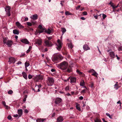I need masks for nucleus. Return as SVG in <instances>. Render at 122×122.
Wrapping results in <instances>:
<instances>
[{
    "label": "nucleus",
    "instance_id": "nucleus-10",
    "mask_svg": "<svg viewBox=\"0 0 122 122\" xmlns=\"http://www.w3.org/2000/svg\"><path fill=\"white\" fill-rule=\"evenodd\" d=\"M61 101V99L59 98H57L55 101V102L56 104L60 103Z\"/></svg>",
    "mask_w": 122,
    "mask_h": 122
},
{
    "label": "nucleus",
    "instance_id": "nucleus-28",
    "mask_svg": "<svg viewBox=\"0 0 122 122\" xmlns=\"http://www.w3.org/2000/svg\"><path fill=\"white\" fill-rule=\"evenodd\" d=\"M65 14L66 15H72V14L70 12L68 11H66L65 12Z\"/></svg>",
    "mask_w": 122,
    "mask_h": 122
},
{
    "label": "nucleus",
    "instance_id": "nucleus-47",
    "mask_svg": "<svg viewBox=\"0 0 122 122\" xmlns=\"http://www.w3.org/2000/svg\"><path fill=\"white\" fill-rule=\"evenodd\" d=\"M94 85V83L92 82L90 85V86L92 88L93 86Z\"/></svg>",
    "mask_w": 122,
    "mask_h": 122
},
{
    "label": "nucleus",
    "instance_id": "nucleus-23",
    "mask_svg": "<svg viewBox=\"0 0 122 122\" xmlns=\"http://www.w3.org/2000/svg\"><path fill=\"white\" fill-rule=\"evenodd\" d=\"M45 119L43 118H39L36 121L37 122H43L45 120Z\"/></svg>",
    "mask_w": 122,
    "mask_h": 122
},
{
    "label": "nucleus",
    "instance_id": "nucleus-3",
    "mask_svg": "<svg viewBox=\"0 0 122 122\" xmlns=\"http://www.w3.org/2000/svg\"><path fill=\"white\" fill-rule=\"evenodd\" d=\"M63 43L62 41H61L59 39H58L57 40V43L56 45V47L57 50L60 51L62 47Z\"/></svg>",
    "mask_w": 122,
    "mask_h": 122
},
{
    "label": "nucleus",
    "instance_id": "nucleus-14",
    "mask_svg": "<svg viewBox=\"0 0 122 122\" xmlns=\"http://www.w3.org/2000/svg\"><path fill=\"white\" fill-rule=\"evenodd\" d=\"M63 120V117L61 116L59 117L57 119V122H62Z\"/></svg>",
    "mask_w": 122,
    "mask_h": 122
},
{
    "label": "nucleus",
    "instance_id": "nucleus-29",
    "mask_svg": "<svg viewBox=\"0 0 122 122\" xmlns=\"http://www.w3.org/2000/svg\"><path fill=\"white\" fill-rule=\"evenodd\" d=\"M92 74V75L95 76L96 77H97V73L95 71Z\"/></svg>",
    "mask_w": 122,
    "mask_h": 122
},
{
    "label": "nucleus",
    "instance_id": "nucleus-12",
    "mask_svg": "<svg viewBox=\"0 0 122 122\" xmlns=\"http://www.w3.org/2000/svg\"><path fill=\"white\" fill-rule=\"evenodd\" d=\"M15 61V59L14 57H11L9 58V62H10V64L12 63H14Z\"/></svg>",
    "mask_w": 122,
    "mask_h": 122
},
{
    "label": "nucleus",
    "instance_id": "nucleus-35",
    "mask_svg": "<svg viewBox=\"0 0 122 122\" xmlns=\"http://www.w3.org/2000/svg\"><path fill=\"white\" fill-rule=\"evenodd\" d=\"M13 32L15 34L18 35L19 34L18 31H13Z\"/></svg>",
    "mask_w": 122,
    "mask_h": 122
},
{
    "label": "nucleus",
    "instance_id": "nucleus-22",
    "mask_svg": "<svg viewBox=\"0 0 122 122\" xmlns=\"http://www.w3.org/2000/svg\"><path fill=\"white\" fill-rule=\"evenodd\" d=\"M9 40L7 37H5L3 38V42L4 44H6L7 41Z\"/></svg>",
    "mask_w": 122,
    "mask_h": 122
},
{
    "label": "nucleus",
    "instance_id": "nucleus-24",
    "mask_svg": "<svg viewBox=\"0 0 122 122\" xmlns=\"http://www.w3.org/2000/svg\"><path fill=\"white\" fill-rule=\"evenodd\" d=\"M38 27L39 29L41 30H44L45 29V28L41 25H39L38 26Z\"/></svg>",
    "mask_w": 122,
    "mask_h": 122
},
{
    "label": "nucleus",
    "instance_id": "nucleus-39",
    "mask_svg": "<svg viewBox=\"0 0 122 122\" xmlns=\"http://www.w3.org/2000/svg\"><path fill=\"white\" fill-rule=\"evenodd\" d=\"M51 31H45V33L48 34H50L52 32Z\"/></svg>",
    "mask_w": 122,
    "mask_h": 122
},
{
    "label": "nucleus",
    "instance_id": "nucleus-27",
    "mask_svg": "<svg viewBox=\"0 0 122 122\" xmlns=\"http://www.w3.org/2000/svg\"><path fill=\"white\" fill-rule=\"evenodd\" d=\"M85 85V83L83 80H82L80 84V85L81 86H83Z\"/></svg>",
    "mask_w": 122,
    "mask_h": 122
},
{
    "label": "nucleus",
    "instance_id": "nucleus-52",
    "mask_svg": "<svg viewBox=\"0 0 122 122\" xmlns=\"http://www.w3.org/2000/svg\"><path fill=\"white\" fill-rule=\"evenodd\" d=\"M80 6L79 5L77 6V7H76V10H78L80 7Z\"/></svg>",
    "mask_w": 122,
    "mask_h": 122
},
{
    "label": "nucleus",
    "instance_id": "nucleus-9",
    "mask_svg": "<svg viewBox=\"0 0 122 122\" xmlns=\"http://www.w3.org/2000/svg\"><path fill=\"white\" fill-rule=\"evenodd\" d=\"M35 42L36 44H38L39 45H41L42 42V40L40 39H36Z\"/></svg>",
    "mask_w": 122,
    "mask_h": 122
},
{
    "label": "nucleus",
    "instance_id": "nucleus-18",
    "mask_svg": "<svg viewBox=\"0 0 122 122\" xmlns=\"http://www.w3.org/2000/svg\"><path fill=\"white\" fill-rule=\"evenodd\" d=\"M22 74L23 77L25 79H27V77L26 73L25 72L23 71L22 73Z\"/></svg>",
    "mask_w": 122,
    "mask_h": 122
},
{
    "label": "nucleus",
    "instance_id": "nucleus-58",
    "mask_svg": "<svg viewBox=\"0 0 122 122\" xmlns=\"http://www.w3.org/2000/svg\"><path fill=\"white\" fill-rule=\"evenodd\" d=\"M38 86V87L39 88H40L41 86V85L40 84L39 85H38V86Z\"/></svg>",
    "mask_w": 122,
    "mask_h": 122
},
{
    "label": "nucleus",
    "instance_id": "nucleus-21",
    "mask_svg": "<svg viewBox=\"0 0 122 122\" xmlns=\"http://www.w3.org/2000/svg\"><path fill=\"white\" fill-rule=\"evenodd\" d=\"M76 109L78 111H80L81 110L80 106L79 104L77 103H76Z\"/></svg>",
    "mask_w": 122,
    "mask_h": 122
},
{
    "label": "nucleus",
    "instance_id": "nucleus-1",
    "mask_svg": "<svg viewBox=\"0 0 122 122\" xmlns=\"http://www.w3.org/2000/svg\"><path fill=\"white\" fill-rule=\"evenodd\" d=\"M68 66V64L66 61H63L58 65V67L62 70H64L66 69Z\"/></svg>",
    "mask_w": 122,
    "mask_h": 122
},
{
    "label": "nucleus",
    "instance_id": "nucleus-4",
    "mask_svg": "<svg viewBox=\"0 0 122 122\" xmlns=\"http://www.w3.org/2000/svg\"><path fill=\"white\" fill-rule=\"evenodd\" d=\"M63 59L62 57L60 55H57L55 56L53 58L52 60L54 61L61 60Z\"/></svg>",
    "mask_w": 122,
    "mask_h": 122
},
{
    "label": "nucleus",
    "instance_id": "nucleus-54",
    "mask_svg": "<svg viewBox=\"0 0 122 122\" xmlns=\"http://www.w3.org/2000/svg\"><path fill=\"white\" fill-rule=\"evenodd\" d=\"M28 20V18L27 17H26L25 19L24 20L25 21H27Z\"/></svg>",
    "mask_w": 122,
    "mask_h": 122
},
{
    "label": "nucleus",
    "instance_id": "nucleus-48",
    "mask_svg": "<svg viewBox=\"0 0 122 122\" xmlns=\"http://www.w3.org/2000/svg\"><path fill=\"white\" fill-rule=\"evenodd\" d=\"M7 118L8 119L10 120L11 119V117L10 115H9L8 116Z\"/></svg>",
    "mask_w": 122,
    "mask_h": 122
},
{
    "label": "nucleus",
    "instance_id": "nucleus-34",
    "mask_svg": "<svg viewBox=\"0 0 122 122\" xmlns=\"http://www.w3.org/2000/svg\"><path fill=\"white\" fill-rule=\"evenodd\" d=\"M95 122H101V120L97 118H96L95 120Z\"/></svg>",
    "mask_w": 122,
    "mask_h": 122
},
{
    "label": "nucleus",
    "instance_id": "nucleus-49",
    "mask_svg": "<svg viewBox=\"0 0 122 122\" xmlns=\"http://www.w3.org/2000/svg\"><path fill=\"white\" fill-rule=\"evenodd\" d=\"M118 50L119 51H122V47H119L118 49Z\"/></svg>",
    "mask_w": 122,
    "mask_h": 122
},
{
    "label": "nucleus",
    "instance_id": "nucleus-6",
    "mask_svg": "<svg viewBox=\"0 0 122 122\" xmlns=\"http://www.w3.org/2000/svg\"><path fill=\"white\" fill-rule=\"evenodd\" d=\"M43 79L42 76L40 75H39L36 76L35 80L36 82H38L40 80H42Z\"/></svg>",
    "mask_w": 122,
    "mask_h": 122
},
{
    "label": "nucleus",
    "instance_id": "nucleus-43",
    "mask_svg": "<svg viewBox=\"0 0 122 122\" xmlns=\"http://www.w3.org/2000/svg\"><path fill=\"white\" fill-rule=\"evenodd\" d=\"M32 77V76L30 74H29L28 76V78L29 79H30Z\"/></svg>",
    "mask_w": 122,
    "mask_h": 122
},
{
    "label": "nucleus",
    "instance_id": "nucleus-19",
    "mask_svg": "<svg viewBox=\"0 0 122 122\" xmlns=\"http://www.w3.org/2000/svg\"><path fill=\"white\" fill-rule=\"evenodd\" d=\"M22 109H19L18 110V113L19 115V117H20L22 114Z\"/></svg>",
    "mask_w": 122,
    "mask_h": 122
},
{
    "label": "nucleus",
    "instance_id": "nucleus-13",
    "mask_svg": "<svg viewBox=\"0 0 122 122\" xmlns=\"http://www.w3.org/2000/svg\"><path fill=\"white\" fill-rule=\"evenodd\" d=\"M38 16L37 14H35L30 17V18L34 20H36L38 18Z\"/></svg>",
    "mask_w": 122,
    "mask_h": 122
},
{
    "label": "nucleus",
    "instance_id": "nucleus-41",
    "mask_svg": "<svg viewBox=\"0 0 122 122\" xmlns=\"http://www.w3.org/2000/svg\"><path fill=\"white\" fill-rule=\"evenodd\" d=\"M106 114L111 119L112 118V117L111 116L110 114L108 113H106Z\"/></svg>",
    "mask_w": 122,
    "mask_h": 122
},
{
    "label": "nucleus",
    "instance_id": "nucleus-36",
    "mask_svg": "<svg viewBox=\"0 0 122 122\" xmlns=\"http://www.w3.org/2000/svg\"><path fill=\"white\" fill-rule=\"evenodd\" d=\"M71 71V68L69 67L68 68L67 70V71L68 72H70Z\"/></svg>",
    "mask_w": 122,
    "mask_h": 122
},
{
    "label": "nucleus",
    "instance_id": "nucleus-40",
    "mask_svg": "<svg viewBox=\"0 0 122 122\" xmlns=\"http://www.w3.org/2000/svg\"><path fill=\"white\" fill-rule=\"evenodd\" d=\"M102 15L103 19H104L107 17V15H106L103 14H102Z\"/></svg>",
    "mask_w": 122,
    "mask_h": 122
},
{
    "label": "nucleus",
    "instance_id": "nucleus-17",
    "mask_svg": "<svg viewBox=\"0 0 122 122\" xmlns=\"http://www.w3.org/2000/svg\"><path fill=\"white\" fill-rule=\"evenodd\" d=\"M16 24L17 26L19 28H23V27L21 25L20 23L18 22H17L16 23Z\"/></svg>",
    "mask_w": 122,
    "mask_h": 122
},
{
    "label": "nucleus",
    "instance_id": "nucleus-50",
    "mask_svg": "<svg viewBox=\"0 0 122 122\" xmlns=\"http://www.w3.org/2000/svg\"><path fill=\"white\" fill-rule=\"evenodd\" d=\"M117 104H120V106H121L122 103L121 102H120V100L118 102H117Z\"/></svg>",
    "mask_w": 122,
    "mask_h": 122
},
{
    "label": "nucleus",
    "instance_id": "nucleus-25",
    "mask_svg": "<svg viewBox=\"0 0 122 122\" xmlns=\"http://www.w3.org/2000/svg\"><path fill=\"white\" fill-rule=\"evenodd\" d=\"M45 43L47 46H50L49 45V41L47 40H45Z\"/></svg>",
    "mask_w": 122,
    "mask_h": 122
},
{
    "label": "nucleus",
    "instance_id": "nucleus-20",
    "mask_svg": "<svg viewBox=\"0 0 122 122\" xmlns=\"http://www.w3.org/2000/svg\"><path fill=\"white\" fill-rule=\"evenodd\" d=\"M70 80L71 83H74L76 82V79L75 77H72L71 78Z\"/></svg>",
    "mask_w": 122,
    "mask_h": 122
},
{
    "label": "nucleus",
    "instance_id": "nucleus-30",
    "mask_svg": "<svg viewBox=\"0 0 122 122\" xmlns=\"http://www.w3.org/2000/svg\"><path fill=\"white\" fill-rule=\"evenodd\" d=\"M30 65V64L29 63L27 62H26L25 63V68H26L27 67H28Z\"/></svg>",
    "mask_w": 122,
    "mask_h": 122
},
{
    "label": "nucleus",
    "instance_id": "nucleus-32",
    "mask_svg": "<svg viewBox=\"0 0 122 122\" xmlns=\"http://www.w3.org/2000/svg\"><path fill=\"white\" fill-rule=\"evenodd\" d=\"M95 71L93 69H90L88 71V72L89 73L93 72Z\"/></svg>",
    "mask_w": 122,
    "mask_h": 122
},
{
    "label": "nucleus",
    "instance_id": "nucleus-15",
    "mask_svg": "<svg viewBox=\"0 0 122 122\" xmlns=\"http://www.w3.org/2000/svg\"><path fill=\"white\" fill-rule=\"evenodd\" d=\"M110 56L112 58H114L115 57V53L113 51H111L109 53Z\"/></svg>",
    "mask_w": 122,
    "mask_h": 122
},
{
    "label": "nucleus",
    "instance_id": "nucleus-7",
    "mask_svg": "<svg viewBox=\"0 0 122 122\" xmlns=\"http://www.w3.org/2000/svg\"><path fill=\"white\" fill-rule=\"evenodd\" d=\"M67 41L69 43H68L67 44H68V47L71 49L73 47V46L72 45V44L71 43V40H70L69 39H67Z\"/></svg>",
    "mask_w": 122,
    "mask_h": 122
},
{
    "label": "nucleus",
    "instance_id": "nucleus-63",
    "mask_svg": "<svg viewBox=\"0 0 122 122\" xmlns=\"http://www.w3.org/2000/svg\"><path fill=\"white\" fill-rule=\"evenodd\" d=\"M30 50L28 49L26 51V52L27 53H28L30 51Z\"/></svg>",
    "mask_w": 122,
    "mask_h": 122
},
{
    "label": "nucleus",
    "instance_id": "nucleus-33",
    "mask_svg": "<svg viewBox=\"0 0 122 122\" xmlns=\"http://www.w3.org/2000/svg\"><path fill=\"white\" fill-rule=\"evenodd\" d=\"M70 86H67L65 88V90L66 91H67L69 90V89Z\"/></svg>",
    "mask_w": 122,
    "mask_h": 122
},
{
    "label": "nucleus",
    "instance_id": "nucleus-37",
    "mask_svg": "<svg viewBox=\"0 0 122 122\" xmlns=\"http://www.w3.org/2000/svg\"><path fill=\"white\" fill-rule=\"evenodd\" d=\"M8 93L9 94H11L13 93V91L12 90H10L8 91Z\"/></svg>",
    "mask_w": 122,
    "mask_h": 122
},
{
    "label": "nucleus",
    "instance_id": "nucleus-64",
    "mask_svg": "<svg viewBox=\"0 0 122 122\" xmlns=\"http://www.w3.org/2000/svg\"><path fill=\"white\" fill-rule=\"evenodd\" d=\"M102 120L103 121V122H107V121H106L105 120V119H104V118H102Z\"/></svg>",
    "mask_w": 122,
    "mask_h": 122
},
{
    "label": "nucleus",
    "instance_id": "nucleus-26",
    "mask_svg": "<svg viewBox=\"0 0 122 122\" xmlns=\"http://www.w3.org/2000/svg\"><path fill=\"white\" fill-rule=\"evenodd\" d=\"M44 31H36L35 33V34L36 35H39L40 33H42L44 32Z\"/></svg>",
    "mask_w": 122,
    "mask_h": 122
},
{
    "label": "nucleus",
    "instance_id": "nucleus-5",
    "mask_svg": "<svg viewBox=\"0 0 122 122\" xmlns=\"http://www.w3.org/2000/svg\"><path fill=\"white\" fill-rule=\"evenodd\" d=\"M11 7L9 6H7L5 8V10L6 12V14L9 16L10 15V10Z\"/></svg>",
    "mask_w": 122,
    "mask_h": 122
},
{
    "label": "nucleus",
    "instance_id": "nucleus-62",
    "mask_svg": "<svg viewBox=\"0 0 122 122\" xmlns=\"http://www.w3.org/2000/svg\"><path fill=\"white\" fill-rule=\"evenodd\" d=\"M25 112L26 113H28V111L26 109L25 110Z\"/></svg>",
    "mask_w": 122,
    "mask_h": 122
},
{
    "label": "nucleus",
    "instance_id": "nucleus-55",
    "mask_svg": "<svg viewBox=\"0 0 122 122\" xmlns=\"http://www.w3.org/2000/svg\"><path fill=\"white\" fill-rule=\"evenodd\" d=\"M52 38V37H51V36L48 37V40H51V39Z\"/></svg>",
    "mask_w": 122,
    "mask_h": 122
},
{
    "label": "nucleus",
    "instance_id": "nucleus-57",
    "mask_svg": "<svg viewBox=\"0 0 122 122\" xmlns=\"http://www.w3.org/2000/svg\"><path fill=\"white\" fill-rule=\"evenodd\" d=\"M21 63V62L20 61H19L17 63V64H20Z\"/></svg>",
    "mask_w": 122,
    "mask_h": 122
},
{
    "label": "nucleus",
    "instance_id": "nucleus-53",
    "mask_svg": "<svg viewBox=\"0 0 122 122\" xmlns=\"http://www.w3.org/2000/svg\"><path fill=\"white\" fill-rule=\"evenodd\" d=\"M2 103L3 104L4 106H5V105H6V103L5 102L3 101L2 102Z\"/></svg>",
    "mask_w": 122,
    "mask_h": 122
},
{
    "label": "nucleus",
    "instance_id": "nucleus-8",
    "mask_svg": "<svg viewBox=\"0 0 122 122\" xmlns=\"http://www.w3.org/2000/svg\"><path fill=\"white\" fill-rule=\"evenodd\" d=\"M13 43L12 41L11 40H9L6 43V45L9 47H10Z\"/></svg>",
    "mask_w": 122,
    "mask_h": 122
},
{
    "label": "nucleus",
    "instance_id": "nucleus-60",
    "mask_svg": "<svg viewBox=\"0 0 122 122\" xmlns=\"http://www.w3.org/2000/svg\"><path fill=\"white\" fill-rule=\"evenodd\" d=\"M18 114H15L14 115V116L15 117H18Z\"/></svg>",
    "mask_w": 122,
    "mask_h": 122
},
{
    "label": "nucleus",
    "instance_id": "nucleus-56",
    "mask_svg": "<svg viewBox=\"0 0 122 122\" xmlns=\"http://www.w3.org/2000/svg\"><path fill=\"white\" fill-rule=\"evenodd\" d=\"M83 97L82 96H80L79 97V99L81 100H82L83 99Z\"/></svg>",
    "mask_w": 122,
    "mask_h": 122
},
{
    "label": "nucleus",
    "instance_id": "nucleus-44",
    "mask_svg": "<svg viewBox=\"0 0 122 122\" xmlns=\"http://www.w3.org/2000/svg\"><path fill=\"white\" fill-rule=\"evenodd\" d=\"M36 22L35 21H32V25H34L36 24Z\"/></svg>",
    "mask_w": 122,
    "mask_h": 122
},
{
    "label": "nucleus",
    "instance_id": "nucleus-31",
    "mask_svg": "<svg viewBox=\"0 0 122 122\" xmlns=\"http://www.w3.org/2000/svg\"><path fill=\"white\" fill-rule=\"evenodd\" d=\"M114 88L116 90H117L118 88V85L117 84H115L114 85Z\"/></svg>",
    "mask_w": 122,
    "mask_h": 122
},
{
    "label": "nucleus",
    "instance_id": "nucleus-42",
    "mask_svg": "<svg viewBox=\"0 0 122 122\" xmlns=\"http://www.w3.org/2000/svg\"><path fill=\"white\" fill-rule=\"evenodd\" d=\"M109 4L111 5V6L112 7L113 9V8H114V5H113V3L111 2L109 3Z\"/></svg>",
    "mask_w": 122,
    "mask_h": 122
},
{
    "label": "nucleus",
    "instance_id": "nucleus-59",
    "mask_svg": "<svg viewBox=\"0 0 122 122\" xmlns=\"http://www.w3.org/2000/svg\"><path fill=\"white\" fill-rule=\"evenodd\" d=\"M5 108L6 109H8V108H9V107L7 105H5Z\"/></svg>",
    "mask_w": 122,
    "mask_h": 122
},
{
    "label": "nucleus",
    "instance_id": "nucleus-38",
    "mask_svg": "<svg viewBox=\"0 0 122 122\" xmlns=\"http://www.w3.org/2000/svg\"><path fill=\"white\" fill-rule=\"evenodd\" d=\"M27 25L28 26H31L32 25V24L29 22H27Z\"/></svg>",
    "mask_w": 122,
    "mask_h": 122
},
{
    "label": "nucleus",
    "instance_id": "nucleus-2",
    "mask_svg": "<svg viewBox=\"0 0 122 122\" xmlns=\"http://www.w3.org/2000/svg\"><path fill=\"white\" fill-rule=\"evenodd\" d=\"M46 82L49 86H52L54 83V80L53 78L51 76H48L47 78Z\"/></svg>",
    "mask_w": 122,
    "mask_h": 122
},
{
    "label": "nucleus",
    "instance_id": "nucleus-45",
    "mask_svg": "<svg viewBox=\"0 0 122 122\" xmlns=\"http://www.w3.org/2000/svg\"><path fill=\"white\" fill-rule=\"evenodd\" d=\"M76 71L79 74H82V73L78 70H77Z\"/></svg>",
    "mask_w": 122,
    "mask_h": 122
},
{
    "label": "nucleus",
    "instance_id": "nucleus-16",
    "mask_svg": "<svg viewBox=\"0 0 122 122\" xmlns=\"http://www.w3.org/2000/svg\"><path fill=\"white\" fill-rule=\"evenodd\" d=\"M83 48L84 49L85 51L90 49V47L87 45H84L83 46Z\"/></svg>",
    "mask_w": 122,
    "mask_h": 122
},
{
    "label": "nucleus",
    "instance_id": "nucleus-61",
    "mask_svg": "<svg viewBox=\"0 0 122 122\" xmlns=\"http://www.w3.org/2000/svg\"><path fill=\"white\" fill-rule=\"evenodd\" d=\"M116 57H117V60H119L120 59V58L119 57H118V56L117 55H116Z\"/></svg>",
    "mask_w": 122,
    "mask_h": 122
},
{
    "label": "nucleus",
    "instance_id": "nucleus-46",
    "mask_svg": "<svg viewBox=\"0 0 122 122\" xmlns=\"http://www.w3.org/2000/svg\"><path fill=\"white\" fill-rule=\"evenodd\" d=\"M83 14L84 15H87V12L86 11H84L83 12Z\"/></svg>",
    "mask_w": 122,
    "mask_h": 122
},
{
    "label": "nucleus",
    "instance_id": "nucleus-11",
    "mask_svg": "<svg viewBox=\"0 0 122 122\" xmlns=\"http://www.w3.org/2000/svg\"><path fill=\"white\" fill-rule=\"evenodd\" d=\"M20 41L23 43L25 44H28L29 43V42L28 40L26 39H23L21 40Z\"/></svg>",
    "mask_w": 122,
    "mask_h": 122
},
{
    "label": "nucleus",
    "instance_id": "nucleus-51",
    "mask_svg": "<svg viewBox=\"0 0 122 122\" xmlns=\"http://www.w3.org/2000/svg\"><path fill=\"white\" fill-rule=\"evenodd\" d=\"M98 15H95L94 16V17L96 19H97L98 18Z\"/></svg>",
    "mask_w": 122,
    "mask_h": 122
}]
</instances>
